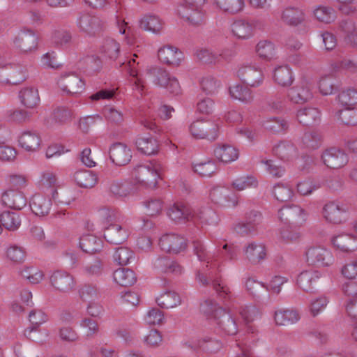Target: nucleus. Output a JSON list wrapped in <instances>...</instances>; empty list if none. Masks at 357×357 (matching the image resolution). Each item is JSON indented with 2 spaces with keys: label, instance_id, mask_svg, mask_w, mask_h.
Masks as SVG:
<instances>
[{
  "label": "nucleus",
  "instance_id": "nucleus-15",
  "mask_svg": "<svg viewBox=\"0 0 357 357\" xmlns=\"http://www.w3.org/2000/svg\"><path fill=\"white\" fill-rule=\"evenodd\" d=\"M15 46L22 52H29L37 49L38 36L32 29L21 30L14 40Z\"/></svg>",
  "mask_w": 357,
  "mask_h": 357
},
{
  "label": "nucleus",
  "instance_id": "nucleus-32",
  "mask_svg": "<svg viewBox=\"0 0 357 357\" xmlns=\"http://www.w3.org/2000/svg\"><path fill=\"white\" fill-rule=\"evenodd\" d=\"M297 119L305 126H312L319 122L320 112L314 107H305L297 112Z\"/></svg>",
  "mask_w": 357,
  "mask_h": 357
},
{
  "label": "nucleus",
  "instance_id": "nucleus-19",
  "mask_svg": "<svg viewBox=\"0 0 357 357\" xmlns=\"http://www.w3.org/2000/svg\"><path fill=\"white\" fill-rule=\"evenodd\" d=\"M338 30L346 45L357 48V25L352 20H342L339 24Z\"/></svg>",
  "mask_w": 357,
  "mask_h": 357
},
{
  "label": "nucleus",
  "instance_id": "nucleus-37",
  "mask_svg": "<svg viewBox=\"0 0 357 357\" xmlns=\"http://www.w3.org/2000/svg\"><path fill=\"white\" fill-rule=\"evenodd\" d=\"M252 24L245 20H238L231 24V31L234 36L241 39H248L253 34Z\"/></svg>",
  "mask_w": 357,
  "mask_h": 357
},
{
  "label": "nucleus",
  "instance_id": "nucleus-45",
  "mask_svg": "<svg viewBox=\"0 0 357 357\" xmlns=\"http://www.w3.org/2000/svg\"><path fill=\"white\" fill-rule=\"evenodd\" d=\"M216 6L223 12L231 15L239 13L243 10V0H214Z\"/></svg>",
  "mask_w": 357,
  "mask_h": 357
},
{
  "label": "nucleus",
  "instance_id": "nucleus-48",
  "mask_svg": "<svg viewBox=\"0 0 357 357\" xmlns=\"http://www.w3.org/2000/svg\"><path fill=\"white\" fill-rule=\"evenodd\" d=\"M291 225V224H284L280 229V237L284 242H294L300 237V232L298 228L299 226L294 225V227H292Z\"/></svg>",
  "mask_w": 357,
  "mask_h": 357
},
{
  "label": "nucleus",
  "instance_id": "nucleus-22",
  "mask_svg": "<svg viewBox=\"0 0 357 357\" xmlns=\"http://www.w3.org/2000/svg\"><path fill=\"white\" fill-rule=\"evenodd\" d=\"M210 197L214 203L223 206H235L237 204L235 195L229 189L215 188L210 192Z\"/></svg>",
  "mask_w": 357,
  "mask_h": 357
},
{
  "label": "nucleus",
  "instance_id": "nucleus-26",
  "mask_svg": "<svg viewBox=\"0 0 357 357\" xmlns=\"http://www.w3.org/2000/svg\"><path fill=\"white\" fill-rule=\"evenodd\" d=\"M333 245L345 252H354L357 249V237L348 234H341L333 237Z\"/></svg>",
  "mask_w": 357,
  "mask_h": 357
},
{
  "label": "nucleus",
  "instance_id": "nucleus-54",
  "mask_svg": "<svg viewBox=\"0 0 357 357\" xmlns=\"http://www.w3.org/2000/svg\"><path fill=\"white\" fill-rule=\"evenodd\" d=\"M143 203L146 208V214L151 217L159 215L163 207V202L160 198H149Z\"/></svg>",
  "mask_w": 357,
  "mask_h": 357
},
{
  "label": "nucleus",
  "instance_id": "nucleus-28",
  "mask_svg": "<svg viewBox=\"0 0 357 357\" xmlns=\"http://www.w3.org/2000/svg\"><path fill=\"white\" fill-rule=\"evenodd\" d=\"M274 319L277 325L289 326L300 319V315L294 309H280L275 312Z\"/></svg>",
  "mask_w": 357,
  "mask_h": 357
},
{
  "label": "nucleus",
  "instance_id": "nucleus-49",
  "mask_svg": "<svg viewBox=\"0 0 357 357\" xmlns=\"http://www.w3.org/2000/svg\"><path fill=\"white\" fill-rule=\"evenodd\" d=\"M79 294L83 301L90 303L98 298L99 291L98 287L93 284H84L79 289Z\"/></svg>",
  "mask_w": 357,
  "mask_h": 357
},
{
  "label": "nucleus",
  "instance_id": "nucleus-46",
  "mask_svg": "<svg viewBox=\"0 0 357 357\" xmlns=\"http://www.w3.org/2000/svg\"><path fill=\"white\" fill-rule=\"evenodd\" d=\"M0 222L6 229L15 231L20 226L21 220L17 213L3 211L0 214Z\"/></svg>",
  "mask_w": 357,
  "mask_h": 357
},
{
  "label": "nucleus",
  "instance_id": "nucleus-61",
  "mask_svg": "<svg viewBox=\"0 0 357 357\" xmlns=\"http://www.w3.org/2000/svg\"><path fill=\"white\" fill-rule=\"evenodd\" d=\"M232 186L234 189L238 191L243 190L248 188L257 187V181L253 176H241L232 182Z\"/></svg>",
  "mask_w": 357,
  "mask_h": 357
},
{
  "label": "nucleus",
  "instance_id": "nucleus-33",
  "mask_svg": "<svg viewBox=\"0 0 357 357\" xmlns=\"http://www.w3.org/2000/svg\"><path fill=\"white\" fill-rule=\"evenodd\" d=\"M100 52L105 59L115 61L121 53V45L116 40L107 38L105 39Z\"/></svg>",
  "mask_w": 357,
  "mask_h": 357
},
{
  "label": "nucleus",
  "instance_id": "nucleus-21",
  "mask_svg": "<svg viewBox=\"0 0 357 357\" xmlns=\"http://www.w3.org/2000/svg\"><path fill=\"white\" fill-rule=\"evenodd\" d=\"M109 158L116 165L123 166L129 163L132 158V153L125 144L114 143L109 149Z\"/></svg>",
  "mask_w": 357,
  "mask_h": 357
},
{
  "label": "nucleus",
  "instance_id": "nucleus-6",
  "mask_svg": "<svg viewBox=\"0 0 357 357\" xmlns=\"http://www.w3.org/2000/svg\"><path fill=\"white\" fill-rule=\"evenodd\" d=\"M190 132L195 138L213 141L218 137V126L211 121L199 119L191 123Z\"/></svg>",
  "mask_w": 357,
  "mask_h": 357
},
{
  "label": "nucleus",
  "instance_id": "nucleus-20",
  "mask_svg": "<svg viewBox=\"0 0 357 357\" xmlns=\"http://www.w3.org/2000/svg\"><path fill=\"white\" fill-rule=\"evenodd\" d=\"M238 76L243 83L252 87L259 86L264 79L261 70L253 66H245L239 68Z\"/></svg>",
  "mask_w": 357,
  "mask_h": 357
},
{
  "label": "nucleus",
  "instance_id": "nucleus-1",
  "mask_svg": "<svg viewBox=\"0 0 357 357\" xmlns=\"http://www.w3.org/2000/svg\"><path fill=\"white\" fill-rule=\"evenodd\" d=\"M196 279L204 286H208L211 282L213 289L215 291L217 297L223 302L227 310L222 307H216V303L212 300H206L201 304V311L207 315L212 314L218 328L229 335H233L238 332V324L232 313L236 312L237 305L233 298L229 288L222 284L218 278H214L211 272L207 277L200 270L197 271Z\"/></svg>",
  "mask_w": 357,
  "mask_h": 357
},
{
  "label": "nucleus",
  "instance_id": "nucleus-4",
  "mask_svg": "<svg viewBox=\"0 0 357 357\" xmlns=\"http://www.w3.org/2000/svg\"><path fill=\"white\" fill-rule=\"evenodd\" d=\"M147 74L152 78L155 84L165 88L170 93L177 96L181 93V88L178 79L171 77L169 73L160 67H151Z\"/></svg>",
  "mask_w": 357,
  "mask_h": 357
},
{
  "label": "nucleus",
  "instance_id": "nucleus-47",
  "mask_svg": "<svg viewBox=\"0 0 357 357\" xmlns=\"http://www.w3.org/2000/svg\"><path fill=\"white\" fill-rule=\"evenodd\" d=\"M135 186L130 182L114 181L110 185V192L116 197H126L135 191Z\"/></svg>",
  "mask_w": 357,
  "mask_h": 357
},
{
  "label": "nucleus",
  "instance_id": "nucleus-41",
  "mask_svg": "<svg viewBox=\"0 0 357 357\" xmlns=\"http://www.w3.org/2000/svg\"><path fill=\"white\" fill-rule=\"evenodd\" d=\"M156 303L162 308H172L180 305L181 299L175 291H167L156 298Z\"/></svg>",
  "mask_w": 357,
  "mask_h": 357
},
{
  "label": "nucleus",
  "instance_id": "nucleus-30",
  "mask_svg": "<svg viewBox=\"0 0 357 357\" xmlns=\"http://www.w3.org/2000/svg\"><path fill=\"white\" fill-rule=\"evenodd\" d=\"M178 13L192 25H199L204 22V14L201 8H187L180 6L178 8Z\"/></svg>",
  "mask_w": 357,
  "mask_h": 357
},
{
  "label": "nucleus",
  "instance_id": "nucleus-63",
  "mask_svg": "<svg viewBox=\"0 0 357 357\" xmlns=\"http://www.w3.org/2000/svg\"><path fill=\"white\" fill-rule=\"evenodd\" d=\"M303 144L311 149H317L321 143V136L316 132H305L302 138Z\"/></svg>",
  "mask_w": 357,
  "mask_h": 357
},
{
  "label": "nucleus",
  "instance_id": "nucleus-57",
  "mask_svg": "<svg viewBox=\"0 0 357 357\" xmlns=\"http://www.w3.org/2000/svg\"><path fill=\"white\" fill-rule=\"evenodd\" d=\"M339 101L343 106L354 107L357 105V91L354 89H348L342 91L338 96Z\"/></svg>",
  "mask_w": 357,
  "mask_h": 357
},
{
  "label": "nucleus",
  "instance_id": "nucleus-34",
  "mask_svg": "<svg viewBox=\"0 0 357 357\" xmlns=\"http://www.w3.org/2000/svg\"><path fill=\"white\" fill-rule=\"evenodd\" d=\"M213 154L218 160L227 163L238 158V151L231 145L222 144L215 147Z\"/></svg>",
  "mask_w": 357,
  "mask_h": 357
},
{
  "label": "nucleus",
  "instance_id": "nucleus-3",
  "mask_svg": "<svg viewBox=\"0 0 357 357\" xmlns=\"http://www.w3.org/2000/svg\"><path fill=\"white\" fill-rule=\"evenodd\" d=\"M103 216L108 225L104 231V238L110 244L120 245L123 243L129 236L128 230L116 222L114 211L106 210L103 211Z\"/></svg>",
  "mask_w": 357,
  "mask_h": 357
},
{
  "label": "nucleus",
  "instance_id": "nucleus-24",
  "mask_svg": "<svg viewBox=\"0 0 357 357\" xmlns=\"http://www.w3.org/2000/svg\"><path fill=\"white\" fill-rule=\"evenodd\" d=\"M243 252L245 259L252 264L256 265L265 259L266 250L265 245L261 243H250L245 247Z\"/></svg>",
  "mask_w": 357,
  "mask_h": 357
},
{
  "label": "nucleus",
  "instance_id": "nucleus-53",
  "mask_svg": "<svg viewBox=\"0 0 357 357\" xmlns=\"http://www.w3.org/2000/svg\"><path fill=\"white\" fill-rule=\"evenodd\" d=\"M113 257L118 264L124 266L134 258V252L127 247H119L116 249Z\"/></svg>",
  "mask_w": 357,
  "mask_h": 357
},
{
  "label": "nucleus",
  "instance_id": "nucleus-12",
  "mask_svg": "<svg viewBox=\"0 0 357 357\" xmlns=\"http://www.w3.org/2000/svg\"><path fill=\"white\" fill-rule=\"evenodd\" d=\"M313 85L307 80H302L298 84L289 89V100L297 104H302L312 98Z\"/></svg>",
  "mask_w": 357,
  "mask_h": 357
},
{
  "label": "nucleus",
  "instance_id": "nucleus-9",
  "mask_svg": "<svg viewBox=\"0 0 357 357\" xmlns=\"http://www.w3.org/2000/svg\"><path fill=\"white\" fill-rule=\"evenodd\" d=\"M279 219L284 224L301 226L305 220V211L298 205H288L278 211Z\"/></svg>",
  "mask_w": 357,
  "mask_h": 357
},
{
  "label": "nucleus",
  "instance_id": "nucleus-39",
  "mask_svg": "<svg viewBox=\"0 0 357 357\" xmlns=\"http://www.w3.org/2000/svg\"><path fill=\"white\" fill-rule=\"evenodd\" d=\"M281 18L287 24L294 26L301 24L305 19L303 11L296 7L286 8L282 13Z\"/></svg>",
  "mask_w": 357,
  "mask_h": 357
},
{
  "label": "nucleus",
  "instance_id": "nucleus-43",
  "mask_svg": "<svg viewBox=\"0 0 357 357\" xmlns=\"http://www.w3.org/2000/svg\"><path fill=\"white\" fill-rule=\"evenodd\" d=\"M296 151V148L289 142H282L273 149V153L282 160H290Z\"/></svg>",
  "mask_w": 357,
  "mask_h": 357
},
{
  "label": "nucleus",
  "instance_id": "nucleus-62",
  "mask_svg": "<svg viewBox=\"0 0 357 357\" xmlns=\"http://www.w3.org/2000/svg\"><path fill=\"white\" fill-rule=\"evenodd\" d=\"M8 259L15 263H21L24 261L26 252L22 247L16 245H10L6 252Z\"/></svg>",
  "mask_w": 357,
  "mask_h": 357
},
{
  "label": "nucleus",
  "instance_id": "nucleus-14",
  "mask_svg": "<svg viewBox=\"0 0 357 357\" xmlns=\"http://www.w3.org/2000/svg\"><path fill=\"white\" fill-rule=\"evenodd\" d=\"M161 249L167 252L178 254L185 250L186 240L181 236L175 234L163 235L159 241Z\"/></svg>",
  "mask_w": 357,
  "mask_h": 357
},
{
  "label": "nucleus",
  "instance_id": "nucleus-2",
  "mask_svg": "<svg viewBox=\"0 0 357 357\" xmlns=\"http://www.w3.org/2000/svg\"><path fill=\"white\" fill-rule=\"evenodd\" d=\"M167 215L174 221L191 220L198 218L206 225H215L218 218L216 213L211 208H205L195 217L190 208L182 202H175L170 205Z\"/></svg>",
  "mask_w": 357,
  "mask_h": 357
},
{
  "label": "nucleus",
  "instance_id": "nucleus-17",
  "mask_svg": "<svg viewBox=\"0 0 357 357\" xmlns=\"http://www.w3.org/2000/svg\"><path fill=\"white\" fill-rule=\"evenodd\" d=\"M1 73L2 81L14 85L22 83L26 77L25 68L20 64H5Z\"/></svg>",
  "mask_w": 357,
  "mask_h": 357
},
{
  "label": "nucleus",
  "instance_id": "nucleus-51",
  "mask_svg": "<svg viewBox=\"0 0 357 357\" xmlns=\"http://www.w3.org/2000/svg\"><path fill=\"white\" fill-rule=\"evenodd\" d=\"M264 127L273 133H280L287 130L288 125L284 119L274 117L265 121Z\"/></svg>",
  "mask_w": 357,
  "mask_h": 357
},
{
  "label": "nucleus",
  "instance_id": "nucleus-55",
  "mask_svg": "<svg viewBox=\"0 0 357 357\" xmlns=\"http://www.w3.org/2000/svg\"><path fill=\"white\" fill-rule=\"evenodd\" d=\"M274 45L268 40H262L256 46V52L259 57L264 59H271L274 56Z\"/></svg>",
  "mask_w": 357,
  "mask_h": 357
},
{
  "label": "nucleus",
  "instance_id": "nucleus-64",
  "mask_svg": "<svg viewBox=\"0 0 357 357\" xmlns=\"http://www.w3.org/2000/svg\"><path fill=\"white\" fill-rule=\"evenodd\" d=\"M237 311L246 324L252 322L258 313L257 309L253 305L237 306L236 312Z\"/></svg>",
  "mask_w": 357,
  "mask_h": 357
},
{
  "label": "nucleus",
  "instance_id": "nucleus-5",
  "mask_svg": "<svg viewBox=\"0 0 357 357\" xmlns=\"http://www.w3.org/2000/svg\"><path fill=\"white\" fill-rule=\"evenodd\" d=\"M57 84L63 92L70 96L82 93L85 85L82 78L74 72L62 75Z\"/></svg>",
  "mask_w": 357,
  "mask_h": 357
},
{
  "label": "nucleus",
  "instance_id": "nucleus-23",
  "mask_svg": "<svg viewBox=\"0 0 357 357\" xmlns=\"http://www.w3.org/2000/svg\"><path fill=\"white\" fill-rule=\"evenodd\" d=\"M2 203L10 208L21 210L26 205V198L19 190H9L1 196Z\"/></svg>",
  "mask_w": 357,
  "mask_h": 357
},
{
  "label": "nucleus",
  "instance_id": "nucleus-31",
  "mask_svg": "<svg viewBox=\"0 0 357 357\" xmlns=\"http://www.w3.org/2000/svg\"><path fill=\"white\" fill-rule=\"evenodd\" d=\"M22 148L27 151H34L38 149L41 139L38 133L34 131H24L19 138Z\"/></svg>",
  "mask_w": 357,
  "mask_h": 357
},
{
  "label": "nucleus",
  "instance_id": "nucleus-40",
  "mask_svg": "<svg viewBox=\"0 0 357 357\" xmlns=\"http://www.w3.org/2000/svg\"><path fill=\"white\" fill-rule=\"evenodd\" d=\"M136 146L142 153L154 155L158 152L159 144L153 137H139L135 142Z\"/></svg>",
  "mask_w": 357,
  "mask_h": 357
},
{
  "label": "nucleus",
  "instance_id": "nucleus-59",
  "mask_svg": "<svg viewBox=\"0 0 357 357\" xmlns=\"http://www.w3.org/2000/svg\"><path fill=\"white\" fill-rule=\"evenodd\" d=\"M273 193L275 198L282 202L289 201L293 196V191L290 188L280 183L273 187Z\"/></svg>",
  "mask_w": 357,
  "mask_h": 357
},
{
  "label": "nucleus",
  "instance_id": "nucleus-25",
  "mask_svg": "<svg viewBox=\"0 0 357 357\" xmlns=\"http://www.w3.org/2000/svg\"><path fill=\"white\" fill-rule=\"evenodd\" d=\"M158 56L161 62L169 66H177L183 59L182 52L178 48L169 45L160 48Z\"/></svg>",
  "mask_w": 357,
  "mask_h": 357
},
{
  "label": "nucleus",
  "instance_id": "nucleus-50",
  "mask_svg": "<svg viewBox=\"0 0 357 357\" xmlns=\"http://www.w3.org/2000/svg\"><path fill=\"white\" fill-rule=\"evenodd\" d=\"M140 26L146 31L159 33L162 28L161 21L154 15H146L140 21Z\"/></svg>",
  "mask_w": 357,
  "mask_h": 357
},
{
  "label": "nucleus",
  "instance_id": "nucleus-35",
  "mask_svg": "<svg viewBox=\"0 0 357 357\" xmlns=\"http://www.w3.org/2000/svg\"><path fill=\"white\" fill-rule=\"evenodd\" d=\"M113 277L114 281L122 287H130L137 281V277L134 271L127 268H119L116 269Z\"/></svg>",
  "mask_w": 357,
  "mask_h": 357
},
{
  "label": "nucleus",
  "instance_id": "nucleus-13",
  "mask_svg": "<svg viewBox=\"0 0 357 357\" xmlns=\"http://www.w3.org/2000/svg\"><path fill=\"white\" fill-rule=\"evenodd\" d=\"M51 285L58 291L69 293L74 290L75 282L73 275L66 271H56L50 278Z\"/></svg>",
  "mask_w": 357,
  "mask_h": 357
},
{
  "label": "nucleus",
  "instance_id": "nucleus-8",
  "mask_svg": "<svg viewBox=\"0 0 357 357\" xmlns=\"http://www.w3.org/2000/svg\"><path fill=\"white\" fill-rule=\"evenodd\" d=\"M305 255L307 262L310 265L329 266L334 262L331 252L322 246L310 247Z\"/></svg>",
  "mask_w": 357,
  "mask_h": 357
},
{
  "label": "nucleus",
  "instance_id": "nucleus-16",
  "mask_svg": "<svg viewBox=\"0 0 357 357\" xmlns=\"http://www.w3.org/2000/svg\"><path fill=\"white\" fill-rule=\"evenodd\" d=\"M324 164L331 169H339L348 162L347 155L341 149L331 147L325 150L321 154Z\"/></svg>",
  "mask_w": 357,
  "mask_h": 357
},
{
  "label": "nucleus",
  "instance_id": "nucleus-60",
  "mask_svg": "<svg viewBox=\"0 0 357 357\" xmlns=\"http://www.w3.org/2000/svg\"><path fill=\"white\" fill-rule=\"evenodd\" d=\"M52 116L55 123L65 124L71 121L73 113L68 108L61 107L55 109Z\"/></svg>",
  "mask_w": 357,
  "mask_h": 357
},
{
  "label": "nucleus",
  "instance_id": "nucleus-36",
  "mask_svg": "<svg viewBox=\"0 0 357 357\" xmlns=\"http://www.w3.org/2000/svg\"><path fill=\"white\" fill-rule=\"evenodd\" d=\"M21 102L27 108L36 107L40 101L38 89L34 87H25L20 91Z\"/></svg>",
  "mask_w": 357,
  "mask_h": 357
},
{
  "label": "nucleus",
  "instance_id": "nucleus-42",
  "mask_svg": "<svg viewBox=\"0 0 357 357\" xmlns=\"http://www.w3.org/2000/svg\"><path fill=\"white\" fill-rule=\"evenodd\" d=\"M273 78L275 82L282 86H289L293 82L291 70L287 66H278L274 70Z\"/></svg>",
  "mask_w": 357,
  "mask_h": 357
},
{
  "label": "nucleus",
  "instance_id": "nucleus-18",
  "mask_svg": "<svg viewBox=\"0 0 357 357\" xmlns=\"http://www.w3.org/2000/svg\"><path fill=\"white\" fill-rule=\"evenodd\" d=\"M79 30L90 36L99 34L103 28V22L96 16L84 14L77 20Z\"/></svg>",
  "mask_w": 357,
  "mask_h": 357
},
{
  "label": "nucleus",
  "instance_id": "nucleus-52",
  "mask_svg": "<svg viewBox=\"0 0 357 357\" xmlns=\"http://www.w3.org/2000/svg\"><path fill=\"white\" fill-rule=\"evenodd\" d=\"M229 93L235 99L242 102H250L252 100V95L250 90L244 86L238 84L229 87Z\"/></svg>",
  "mask_w": 357,
  "mask_h": 357
},
{
  "label": "nucleus",
  "instance_id": "nucleus-58",
  "mask_svg": "<svg viewBox=\"0 0 357 357\" xmlns=\"http://www.w3.org/2000/svg\"><path fill=\"white\" fill-rule=\"evenodd\" d=\"M340 118L347 126L357 125V109L355 107H347L340 112Z\"/></svg>",
  "mask_w": 357,
  "mask_h": 357
},
{
  "label": "nucleus",
  "instance_id": "nucleus-44",
  "mask_svg": "<svg viewBox=\"0 0 357 357\" xmlns=\"http://www.w3.org/2000/svg\"><path fill=\"white\" fill-rule=\"evenodd\" d=\"M218 169L215 160H209L193 165V170L195 173L202 177H211Z\"/></svg>",
  "mask_w": 357,
  "mask_h": 357
},
{
  "label": "nucleus",
  "instance_id": "nucleus-10",
  "mask_svg": "<svg viewBox=\"0 0 357 357\" xmlns=\"http://www.w3.org/2000/svg\"><path fill=\"white\" fill-rule=\"evenodd\" d=\"M323 280L319 272L317 271H305L297 278L298 286L304 291L313 293L321 286Z\"/></svg>",
  "mask_w": 357,
  "mask_h": 357
},
{
  "label": "nucleus",
  "instance_id": "nucleus-38",
  "mask_svg": "<svg viewBox=\"0 0 357 357\" xmlns=\"http://www.w3.org/2000/svg\"><path fill=\"white\" fill-rule=\"evenodd\" d=\"M75 182L81 188H93L97 182L96 175L90 170H80L73 175Z\"/></svg>",
  "mask_w": 357,
  "mask_h": 357
},
{
  "label": "nucleus",
  "instance_id": "nucleus-56",
  "mask_svg": "<svg viewBox=\"0 0 357 357\" xmlns=\"http://www.w3.org/2000/svg\"><path fill=\"white\" fill-rule=\"evenodd\" d=\"M315 17L320 22L329 24L335 18V11L331 7L319 6L314 11Z\"/></svg>",
  "mask_w": 357,
  "mask_h": 357
},
{
  "label": "nucleus",
  "instance_id": "nucleus-7",
  "mask_svg": "<svg viewBox=\"0 0 357 357\" xmlns=\"http://www.w3.org/2000/svg\"><path fill=\"white\" fill-rule=\"evenodd\" d=\"M349 207L338 202H329L323 208V215L329 222L340 224L347 219V213Z\"/></svg>",
  "mask_w": 357,
  "mask_h": 357
},
{
  "label": "nucleus",
  "instance_id": "nucleus-29",
  "mask_svg": "<svg viewBox=\"0 0 357 357\" xmlns=\"http://www.w3.org/2000/svg\"><path fill=\"white\" fill-rule=\"evenodd\" d=\"M102 241L92 234L82 236L79 240V247L83 252L89 254H94L100 252L102 248Z\"/></svg>",
  "mask_w": 357,
  "mask_h": 357
},
{
  "label": "nucleus",
  "instance_id": "nucleus-27",
  "mask_svg": "<svg viewBox=\"0 0 357 357\" xmlns=\"http://www.w3.org/2000/svg\"><path fill=\"white\" fill-rule=\"evenodd\" d=\"M51 204V200L40 194L34 195L29 202L31 211L38 216L47 215Z\"/></svg>",
  "mask_w": 357,
  "mask_h": 357
},
{
  "label": "nucleus",
  "instance_id": "nucleus-11",
  "mask_svg": "<svg viewBox=\"0 0 357 357\" xmlns=\"http://www.w3.org/2000/svg\"><path fill=\"white\" fill-rule=\"evenodd\" d=\"M132 174L139 183L153 188L156 186L158 178L160 177V173L157 167L153 169L144 165L137 167Z\"/></svg>",
  "mask_w": 357,
  "mask_h": 357
}]
</instances>
